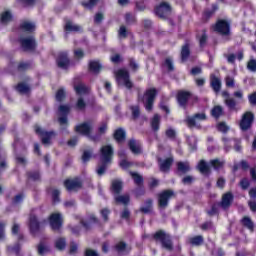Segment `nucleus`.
<instances>
[{
    "instance_id": "34",
    "label": "nucleus",
    "mask_w": 256,
    "mask_h": 256,
    "mask_svg": "<svg viewBox=\"0 0 256 256\" xmlns=\"http://www.w3.org/2000/svg\"><path fill=\"white\" fill-rule=\"evenodd\" d=\"M240 223H241V225H243V227H245L249 231H251V232L255 231V223H253V220H251V218L249 216H244L240 220Z\"/></svg>"
},
{
    "instance_id": "5",
    "label": "nucleus",
    "mask_w": 256,
    "mask_h": 256,
    "mask_svg": "<svg viewBox=\"0 0 256 256\" xmlns=\"http://www.w3.org/2000/svg\"><path fill=\"white\" fill-rule=\"evenodd\" d=\"M173 11V7L169 2L162 1L158 5L154 7V13L159 19H163V21H167L169 15H171Z\"/></svg>"
},
{
    "instance_id": "47",
    "label": "nucleus",
    "mask_w": 256,
    "mask_h": 256,
    "mask_svg": "<svg viewBox=\"0 0 256 256\" xmlns=\"http://www.w3.org/2000/svg\"><path fill=\"white\" fill-rule=\"evenodd\" d=\"M16 90L19 91L22 95H25L31 91V87L25 82H20L16 86Z\"/></svg>"
},
{
    "instance_id": "27",
    "label": "nucleus",
    "mask_w": 256,
    "mask_h": 256,
    "mask_svg": "<svg viewBox=\"0 0 256 256\" xmlns=\"http://www.w3.org/2000/svg\"><path fill=\"white\" fill-rule=\"evenodd\" d=\"M178 175H187L191 171V164L189 162L179 161L176 163Z\"/></svg>"
},
{
    "instance_id": "46",
    "label": "nucleus",
    "mask_w": 256,
    "mask_h": 256,
    "mask_svg": "<svg viewBox=\"0 0 256 256\" xmlns=\"http://www.w3.org/2000/svg\"><path fill=\"white\" fill-rule=\"evenodd\" d=\"M126 25H135L137 23V17L131 12H127L124 15Z\"/></svg>"
},
{
    "instance_id": "32",
    "label": "nucleus",
    "mask_w": 256,
    "mask_h": 256,
    "mask_svg": "<svg viewBox=\"0 0 256 256\" xmlns=\"http://www.w3.org/2000/svg\"><path fill=\"white\" fill-rule=\"evenodd\" d=\"M211 117L214 119H219L225 115V112L223 111V106L221 105H215L211 111H210Z\"/></svg>"
},
{
    "instance_id": "3",
    "label": "nucleus",
    "mask_w": 256,
    "mask_h": 256,
    "mask_svg": "<svg viewBox=\"0 0 256 256\" xmlns=\"http://www.w3.org/2000/svg\"><path fill=\"white\" fill-rule=\"evenodd\" d=\"M115 77H116V83L120 87H125L128 91H131L133 89L134 84L133 81L131 80V74L129 73V70L126 69H118L115 72Z\"/></svg>"
},
{
    "instance_id": "16",
    "label": "nucleus",
    "mask_w": 256,
    "mask_h": 256,
    "mask_svg": "<svg viewBox=\"0 0 256 256\" xmlns=\"http://www.w3.org/2000/svg\"><path fill=\"white\" fill-rule=\"evenodd\" d=\"M222 97L225 99L224 103L226 107L229 109V111H239V109H237V100L231 97V94H229V91L227 90L222 91Z\"/></svg>"
},
{
    "instance_id": "22",
    "label": "nucleus",
    "mask_w": 256,
    "mask_h": 256,
    "mask_svg": "<svg viewBox=\"0 0 256 256\" xmlns=\"http://www.w3.org/2000/svg\"><path fill=\"white\" fill-rule=\"evenodd\" d=\"M59 111L62 116L58 118V123L60 125H67L69 123V120L67 118V115H69L71 108L68 105H60Z\"/></svg>"
},
{
    "instance_id": "10",
    "label": "nucleus",
    "mask_w": 256,
    "mask_h": 256,
    "mask_svg": "<svg viewBox=\"0 0 256 256\" xmlns=\"http://www.w3.org/2000/svg\"><path fill=\"white\" fill-rule=\"evenodd\" d=\"M253 121H255V114L251 111H246L240 120L239 127L241 131H249L253 127Z\"/></svg>"
},
{
    "instance_id": "28",
    "label": "nucleus",
    "mask_w": 256,
    "mask_h": 256,
    "mask_svg": "<svg viewBox=\"0 0 256 256\" xmlns=\"http://www.w3.org/2000/svg\"><path fill=\"white\" fill-rule=\"evenodd\" d=\"M174 161L175 160L173 159V157H168V158L164 159L160 163V171L162 173H169L171 171V167H173Z\"/></svg>"
},
{
    "instance_id": "54",
    "label": "nucleus",
    "mask_w": 256,
    "mask_h": 256,
    "mask_svg": "<svg viewBox=\"0 0 256 256\" xmlns=\"http://www.w3.org/2000/svg\"><path fill=\"white\" fill-rule=\"evenodd\" d=\"M130 110L132 111V119H134V121L139 119L141 116V108H139V105L131 106Z\"/></svg>"
},
{
    "instance_id": "52",
    "label": "nucleus",
    "mask_w": 256,
    "mask_h": 256,
    "mask_svg": "<svg viewBox=\"0 0 256 256\" xmlns=\"http://www.w3.org/2000/svg\"><path fill=\"white\" fill-rule=\"evenodd\" d=\"M55 97L58 103H63L65 101V98L67 97V93H65V89L63 88L58 89Z\"/></svg>"
},
{
    "instance_id": "6",
    "label": "nucleus",
    "mask_w": 256,
    "mask_h": 256,
    "mask_svg": "<svg viewBox=\"0 0 256 256\" xmlns=\"http://www.w3.org/2000/svg\"><path fill=\"white\" fill-rule=\"evenodd\" d=\"M175 197V191L172 189H166L158 194V208L167 209L169 207V201Z\"/></svg>"
},
{
    "instance_id": "45",
    "label": "nucleus",
    "mask_w": 256,
    "mask_h": 256,
    "mask_svg": "<svg viewBox=\"0 0 256 256\" xmlns=\"http://www.w3.org/2000/svg\"><path fill=\"white\" fill-rule=\"evenodd\" d=\"M101 0H88V1H82L81 5L82 7H84L85 9H89L90 11L97 7V5L99 4Z\"/></svg>"
},
{
    "instance_id": "51",
    "label": "nucleus",
    "mask_w": 256,
    "mask_h": 256,
    "mask_svg": "<svg viewBox=\"0 0 256 256\" xmlns=\"http://www.w3.org/2000/svg\"><path fill=\"white\" fill-rule=\"evenodd\" d=\"M114 251L124 253V251H127V243L125 241H119L114 245Z\"/></svg>"
},
{
    "instance_id": "14",
    "label": "nucleus",
    "mask_w": 256,
    "mask_h": 256,
    "mask_svg": "<svg viewBox=\"0 0 256 256\" xmlns=\"http://www.w3.org/2000/svg\"><path fill=\"white\" fill-rule=\"evenodd\" d=\"M19 43L23 51H35L37 49V41H35V37L33 36L20 38Z\"/></svg>"
},
{
    "instance_id": "4",
    "label": "nucleus",
    "mask_w": 256,
    "mask_h": 256,
    "mask_svg": "<svg viewBox=\"0 0 256 256\" xmlns=\"http://www.w3.org/2000/svg\"><path fill=\"white\" fill-rule=\"evenodd\" d=\"M212 30L222 37H229L231 35V22L227 19H218L212 25Z\"/></svg>"
},
{
    "instance_id": "9",
    "label": "nucleus",
    "mask_w": 256,
    "mask_h": 256,
    "mask_svg": "<svg viewBox=\"0 0 256 256\" xmlns=\"http://www.w3.org/2000/svg\"><path fill=\"white\" fill-rule=\"evenodd\" d=\"M48 222L53 231H57L59 233V231L63 229V215L59 212L50 214Z\"/></svg>"
},
{
    "instance_id": "25",
    "label": "nucleus",
    "mask_w": 256,
    "mask_h": 256,
    "mask_svg": "<svg viewBox=\"0 0 256 256\" xmlns=\"http://www.w3.org/2000/svg\"><path fill=\"white\" fill-rule=\"evenodd\" d=\"M64 31L66 33H83V27L73 24L71 20H67L64 25Z\"/></svg>"
},
{
    "instance_id": "21",
    "label": "nucleus",
    "mask_w": 256,
    "mask_h": 256,
    "mask_svg": "<svg viewBox=\"0 0 256 256\" xmlns=\"http://www.w3.org/2000/svg\"><path fill=\"white\" fill-rule=\"evenodd\" d=\"M219 11V5L218 4H212L211 9H205L202 13V23H209L211 21V18L215 13Z\"/></svg>"
},
{
    "instance_id": "57",
    "label": "nucleus",
    "mask_w": 256,
    "mask_h": 256,
    "mask_svg": "<svg viewBox=\"0 0 256 256\" xmlns=\"http://www.w3.org/2000/svg\"><path fill=\"white\" fill-rule=\"evenodd\" d=\"M75 107H76V109H78V111H85V109L87 107V103L85 102V100L82 97H80V98H78Z\"/></svg>"
},
{
    "instance_id": "56",
    "label": "nucleus",
    "mask_w": 256,
    "mask_h": 256,
    "mask_svg": "<svg viewBox=\"0 0 256 256\" xmlns=\"http://www.w3.org/2000/svg\"><path fill=\"white\" fill-rule=\"evenodd\" d=\"M100 215L104 223H107L109 221V216L111 215V210L109 208H103L100 210Z\"/></svg>"
},
{
    "instance_id": "2",
    "label": "nucleus",
    "mask_w": 256,
    "mask_h": 256,
    "mask_svg": "<svg viewBox=\"0 0 256 256\" xmlns=\"http://www.w3.org/2000/svg\"><path fill=\"white\" fill-rule=\"evenodd\" d=\"M152 239L156 243H160L162 249L166 251H173V240L171 239V234L165 232V230H157L153 235Z\"/></svg>"
},
{
    "instance_id": "48",
    "label": "nucleus",
    "mask_w": 256,
    "mask_h": 256,
    "mask_svg": "<svg viewBox=\"0 0 256 256\" xmlns=\"http://www.w3.org/2000/svg\"><path fill=\"white\" fill-rule=\"evenodd\" d=\"M51 250L48 248L47 245H45L44 242H40L38 245H37V252H38V255L40 256H45L47 255V253H49Z\"/></svg>"
},
{
    "instance_id": "20",
    "label": "nucleus",
    "mask_w": 256,
    "mask_h": 256,
    "mask_svg": "<svg viewBox=\"0 0 256 256\" xmlns=\"http://www.w3.org/2000/svg\"><path fill=\"white\" fill-rule=\"evenodd\" d=\"M233 201H235V196L233 195V192H226L222 195V199L220 202V207L222 209L227 210L231 205H233Z\"/></svg>"
},
{
    "instance_id": "44",
    "label": "nucleus",
    "mask_w": 256,
    "mask_h": 256,
    "mask_svg": "<svg viewBox=\"0 0 256 256\" xmlns=\"http://www.w3.org/2000/svg\"><path fill=\"white\" fill-rule=\"evenodd\" d=\"M162 67H165L169 73L175 71V65L173 64V59L168 57L162 63Z\"/></svg>"
},
{
    "instance_id": "13",
    "label": "nucleus",
    "mask_w": 256,
    "mask_h": 256,
    "mask_svg": "<svg viewBox=\"0 0 256 256\" xmlns=\"http://www.w3.org/2000/svg\"><path fill=\"white\" fill-rule=\"evenodd\" d=\"M35 133L41 137L43 145H49L51 139L55 137V131H45L40 126H35Z\"/></svg>"
},
{
    "instance_id": "17",
    "label": "nucleus",
    "mask_w": 256,
    "mask_h": 256,
    "mask_svg": "<svg viewBox=\"0 0 256 256\" xmlns=\"http://www.w3.org/2000/svg\"><path fill=\"white\" fill-rule=\"evenodd\" d=\"M197 121H207V114L204 112L196 113L192 117H188L186 119V125L189 129H193V127H197Z\"/></svg>"
},
{
    "instance_id": "11",
    "label": "nucleus",
    "mask_w": 256,
    "mask_h": 256,
    "mask_svg": "<svg viewBox=\"0 0 256 256\" xmlns=\"http://www.w3.org/2000/svg\"><path fill=\"white\" fill-rule=\"evenodd\" d=\"M63 184L68 193H77V191L83 189V181L79 178L66 179Z\"/></svg>"
},
{
    "instance_id": "55",
    "label": "nucleus",
    "mask_w": 256,
    "mask_h": 256,
    "mask_svg": "<svg viewBox=\"0 0 256 256\" xmlns=\"http://www.w3.org/2000/svg\"><path fill=\"white\" fill-rule=\"evenodd\" d=\"M13 19V15H11V12L5 11L1 14L0 22L1 23H9Z\"/></svg>"
},
{
    "instance_id": "49",
    "label": "nucleus",
    "mask_w": 256,
    "mask_h": 256,
    "mask_svg": "<svg viewBox=\"0 0 256 256\" xmlns=\"http://www.w3.org/2000/svg\"><path fill=\"white\" fill-rule=\"evenodd\" d=\"M130 201H131V197L127 194L115 197V203L117 204L122 203V205H129Z\"/></svg>"
},
{
    "instance_id": "50",
    "label": "nucleus",
    "mask_w": 256,
    "mask_h": 256,
    "mask_svg": "<svg viewBox=\"0 0 256 256\" xmlns=\"http://www.w3.org/2000/svg\"><path fill=\"white\" fill-rule=\"evenodd\" d=\"M20 29H22V31H28L29 33H33V31H35V24L25 21L20 24Z\"/></svg>"
},
{
    "instance_id": "36",
    "label": "nucleus",
    "mask_w": 256,
    "mask_h": 256,
    "mask_svg": "<svg viewBox=\"0 0 256 256\" xmlns=\"http://www.w3.org/2000/svg\"><path fill=\"white\" fill-rule=\"evenodd\" d=\"M128 147L130 149V151L132 153H134V155H139L141 154V146L139 144H137V140L135 139H130L128 141Z\"/></svg>"
},
{
    "instance_id": "33",
    "label": "nucleus",
    "mask_w": 256,
    "mask_h": 256,
    "mask_svg": "<svg viewBox=\"0 0 256 256\" xmlns=\"http://www.w3.org/2000/svg\"><path fill=\"white\" fill-rule=\"evenodd\" d=\"M181 61L185 62L191 56V48L188 42H186L181 48Z\"/></svg>"
},
{
    "instance_id": "37",
    "label": "nucleus",
    "mask_w": 256,
    "mask_h": 256,
    "mask_svg": "<svg viewBox=\"0 0 256 256\" xmlns=\"http://www.w3.org/2000/svg\"><path fill=\"white\" fill-rule=\"evenodd\" d=\"M111 191L114 195H120L123 191V182L119 180H113L111 184Z\"/></svg>"
},
{
    "instance_id": "7",
    "label": "nucleus",
    "mask_w": 256,
    "mask_h": 256,
    "mask_svg": "<svg viewBox=\"0 0 256 256\" xmlns=\"http://www.w3.org/2000/svg\"><path fill=\"white\" fill-rule=\"evenodd\" d=\"M129 175L130 177H132L135 185L137 186V188L135 189L136 197H143V195H145V179L143 178V176H141V174L137 172L130 171Z\"/></svg>"
},
{
    "instance_id": "61",
    "label": "nucleus",
    "mask_w": 256,
    "mask_h": 256,
    "mask_svg": "<svg viewBox=\"0 0 256 256\" xmlns=\"http://www.w3.org/2000/svg\"><path fill=\"white\" fill-rule=\"evenodd\" d=\"M239 186L243 191H247V188L251 187V182H249V179L247 178H242L239 182Z\"/></svg>"
},
{
    "instance_id": "31",
    "label": "nucleus",
    "mask_w": 256,
    "mask_h": 256,
    "mask_svg": "<svg viewBox=\"0 0 256 256\" xmlns=\"http://www.w3.org/2000/svg\"><path fill=\"white\" fill-rule=\"evenodd\" d=\"M46 193H51L53 203H60L61 191H59V189H53L52 187H48L46 188Z\"/></svg>"
},
{
    "instance_id": "62",
    "label": "nucleus",
    "mask_w": 256,
    "mask_h": 256,
    "mask_svg": "<svg viewBox=\"0 0 256 256\" xmlns=\"http://www.w3.org/2000/svg\"><path fill=\"white\" fill-rule=\"evenodd\" d=\"M207 32L204 30L203 34L201 35V37L199 38V47L201 49H203V47H205V45H207Z\"/></svg>"
},
{
    "instance_id": "64",
    "label": "nucleus",
    "mask_w": 256,
    "mask_h": 256,
    "mask_svg": "<svg viewBox=\"0 0 256 256\" xmlns=\"http://www.w3.org/2000/svg\"><path fill=\"white\" fill-rule=\"evenodd\" d=\"M247 69L248 71H251L252 73H256V60L251 59L247 62Z\"/></svg>"
},
{
    "instance_id": "53",
    "label": "nucleus",
    "mask_w": 256,
    "mask_h": 256,
    "mask_svg": "<svg viewBox=\"0 0 256 256\" xmlns=\"http://www.w3.org/2000/svg\"><path fill=\"white\" fill-rule=\"evenodd\" d=\"M7 251L8 253H15L16 256H19L21 253V244L17 242L15 246H8Z\"/></svg>"
},
{
    "instance_id": "23",
    "label": "nucleus",
    "mask_w": 256,
    "mask_h": 256,
    "mask_svg": "<svg viewBox=\"0 0 256 256\" xmlns=\"http://www.w3.org/2000/svg\"><path fill=\"white\" fill-rule=\"evenodd\" d=\"M103 69V65L99 60H90L88 62V71L89 73H93V75H99Z\"/></svg>"
},
{
    "instance_id": "15",
    "label": "nucleus",
    "mask_w": 256,
    "mask_h": 256,
    "mask_svg": "<svg viewBox=\"0 0 256 256\" xmlns=\"http://www.w3.org/2000/svg\"><path fill=\"white\" fill-rule=\"evenodd\" d=\"M56 65L59 67V69H64L67 71L69 69V66L71 65V60H69V54L67 52H62L58 55L56 58Z\"/></svg>"
},
{
    "instance_id": "39",
    "label": "nucleus",
    "mask_w": 256,
    "mask_h": 256,
    "mask_svg": "<svg viewBox=\"0 0 256 256\" xmlns=\"http://www.w3.org/2000/svg\"><path fill=\"white\" fill-rule=\"evenodd\" d=\"M210 165L214 171H221L225 167V162L219 160L218 158L210 160Z\"/></svg>"
},
{
    "instance_id": "38",
    "label": "nucleus",
    "mask_w": 256,
    "mask_h": 256,
    "mask_svg": "<svg viewBox=\"0 0 256 256\" xmlns=\"http://www.w3.org/2000/svg\"><path fill=\"white\" fill-rule=\"evenodd\" d=\"M26 177L29 181H41V172L39 170L28 171Z\"/></svg>"
},
{
    "instance_id": "35",
    "label": "nucleus",
    "mask_w": 256,
    "mask_h": 256,
    "mask_svg": "<svg viewBox=\"0 0 256 256\" xmlns=\"http://www.w3.org/2000/svg\"><path fill=\"white\" fill-rule=\"evenodd\" d=\"M150 125H151L152 131H154V133H157V131H159L161 127V116H159V114H154L150 122Z\"/></svg>"
},
{
    "instance_id": "60",
    "label": "nucleus",
    "mask_w": 256,
    "mask_h": 256,
    "mask_svg": "<svg viewBox=\"0 0 256 256\" xmlns=\"http://www.w3.org/2000/svg\"><path fill=\"white\" fill-rule=\"evenodd\" d=\"M222 141L224 143V150L226 151V153H229V151H231V141H233V139L228 137H223Z\"/></svg>"
},
{
    "instance_id": "58",
    "label": "nucleus",
    "mask_w": 256,
    "mask_h": 256,
    "mask_svg": "<svg viewBox=\"0 0 256 256\" xmlns=\"http://www.w3.org/2000/svg\"><path fill=\"white\" fill-rule=\"evenodd\" d=\"M91 157H93V151L92 150H85L82 154V162L83 163H89V161H91Z\"/></svg>"
},
{
    "instance_id": "40",
    "label": "nucleus",
    "mask_w": 256,
    "mask_h": 256,
    "mask_svg": "<svg viewBox=\"0 0 256 256\" xmlns=\"http://www.w3.org/2000/svg\"><path fill=\"white\" fill-rule=\"evenodd\" d=\"M145 207H141L140 208V213H144V215H147L149 213H151V211H153V199L148 198L145 201Z\"/></svg>"
},
{
    "instance_id": "19",
    "label": "nucleus",
    "mask_w": 256,
    "mask_h": 256,
    "mask_svg": "<svg viewBox=\"0 0 256 256\" xmlns=\"http://www.w3.org/2000/svg\"><path fill=\"white\" fill-rule=\"evenodd\" d=\"M29 229L31 235L39 233V230L41 229V223L39 222V219H37V215L33 213L29 216Z\"/></svg>"
},
{
    "instance_id": "1",
    "label": "nucleus",
    "mask_w": 256,
    "mask_h": 256,
    "mask_svg": "<svg viewBox=\"0 0 256 256\" xmlns=\"http://www.w3.org/2000/svg\"><path fill=\"white\" fill-rule=\"evenodd\" d=\"M115 155V150L111 144L104 145L100 148L99 159L100 164L97 166L96 173L98 175H105L107 167L113 163V157Z\"/></svg>"
},
{
    "instance_id": "24",
    "label": "nucleus",
    "mask_w": 256,
    "mask_h": 256,
    "mask_svg": "<svg viewBox=\"0 0 256 256\" xmlns=\"http://www.w3.org/2000/svg\"><path fill=\"white\" fill-rule=\"evenodd\" d=\"M210 87L214 91V93H216V95L221 92V79L215 74L210 75Z\"/></svg>"
},
{
    "instance_id": "42",
    "label": "nucleus",
    "mask_w": 256,
    "mask_h": 256,
    "mask_svg": "<svg viewBox=\"0 0 256 256\" xmlns=\"http://www.w3.org/2000/svg\"><path fill=\"white\" fill-rule=\"evenodd\" d=\"M239 166L242 171H247L249 169V162L247 160H241L239 164H234L232 167L233 173H237L239 171Z\"/></svg>"
},
{
    "instance_id": "41",
    "label": "nucleus",
    "mask_w": 256,
    "mask_h": 256,
    "mask_svg": "<svg viewBox=\"0 0 256 256\" xmlns=\"http://www.w3.org/2000/svg\"><path fill=\"white\" fill-rule=\"evenodd\" d=\"M54 245L58 251H65V247H67V239L65 237H59L56 239Z\"/></svg>"
},
{
    "instance_id": "8",
    "label": "nucleus",
    "mask_w": 256,
    "mask_h": 256,
    "mask_svg": "<svg viewBox=\"0 0 256 256\" xmlns=\"http://www.w3.org/2000/svg\"><path fill=\"white\" fill-rule=\"evenodd\" d=\"M157 88H149L144 92L146 111H153V105H155V99H157Z\"/></svg>"
},
{
    "instance_id": "12",
    "label": "nucleus",
    "mask_w": 256,
    "mask_h": 256,
    "mask_svg": "<svg viewBox=\"0 0 256 256\" xmlns=\"http://www.w3.org/2000/svg\"><path fill=\"white\" fill-rule=\"evenodd\" d=\"M192 93L187 90H179L176 94V100L182 109H187V105H189V100L192 97Z\"/></svg>"
},
{
    "instance_id": "26",
    "label": "nucleus",
    "mask_w": 256,
    "mask_h": 256,
    "mask_svg": "<svg viewBox=\"0 0 256 256\" xmlns=\"http://www.w3.org/2000/svg\"><path fill=\"white\" fill-rule=\"evenodd\" d=\"M113 139L118 144L125 143V140L127 139V132L123 128H117L113 133Z\"/></svg>"
},
{
    "instance_id": "63",
    "label": "nucleus",
    "mask_w": 256,
    "mask_h": 256,
    "mask_svg": "<svg viewBox=\"0 0 256 256\" xmlns=\"http://www.w3.org/2000/svg\"><path fill=\"white\" fill-rule=\"evenodd\" d=\"M156 187H159V180L156 178H151L148 182V189H150V191H153V189H156Z\"/></svg>"
},
{
    "instance_id": "29",
    "label": "nucleus",
    "mask_w": 256,
    "mask_h": 256,
    "mask_svg": "<svg viewBox=\"0 0 256 256\" xmlns=\"http://www.w3.org/2000/svg\"><path fill=\"white\" fill-rule=\"evenodd\" d=\"M188 243L191 247H201L205 243L203 235H196L188 238Z\"/></svg>"
},
{
    "instance_id": "43",
    "label": "nucleus",
    "mask_w": 256,
    "mask_h": 256,
    "mask_svg": "<svg viewBox=\"0 0 256 256\" xmlns=\"http://www.w3.org/2000/svg\"><path fill=\"white\" fill-rule=\"evenodd\" d=\"M74 91L76 92V95H87V93H89V88H87L85 84L79 83L74 85Z\"/></svg>"
},
{
    "instance_id": "30",
    "label": "nucleus",
    "mask_w": 256,
    "mask_h": 256,
    "mask_svg": "<svg viewBox=\"0 0 256 256\" xmlns=\"http://www.w3.org/2000/svg\"><path fill=\"white\" fill-rule=\"evenodd\" d=\"M197 169L202 175H211V167L205 160H200L198 162Z\"/></svg>"
},
{
    "instance_id": "59",
    "label": "nucleus",
    "mask_w": 256,
    "mask_h": 256,
    "mask_svg": "<svg viewBox=\"0 0 256 256\" xmlns=\"http://www.w3.org/2000/svg\"><path fill=\"white\" fill-rule=\"evenodd\" d=\"M128 35L129 31H127V27H125V25L120 26L118 30V37H120V39H127Z\"/></svg>"
},
{
    "instance_id": "18",
    "label": "nucleus",
    "mask_w": 256,
    "mask_h": 256,
    "mask_svg": "<svg viewBox=\"0 0 256 256\" xmlns=\"http://www.w3.org/2000/svg\"><path fill=\"white\" fill-rule=\"evenodd\" d=\"M74 131L79 135H83L84 137H89V135H91V131H93V128L91 127V124L87 122H83L76 125L74 128Z\"/></svg>"
}]
</instances>
